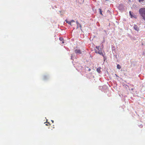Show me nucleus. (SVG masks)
<instances>
[{"label": "nucleus", "instance_id": "nucleus-9", "mask_svg": "<svg viewBox=\"0 0 145 145\" xmlns=\"http://www.w3.org/2000/svg\"><path fill=\"white\" fill-rule=\"evenodd\" d=\"M129 14H130V15L131 16V18H132L134 17V16L131 13V12L130 11L129 12Z\"/></svg>", "mask_w": 145, "mask_h": 145}, {"label": "nucleus", "instance_id": "nucleus-3", "mask_svg": "<svg viewBox=\"0 0 145 145\" xmlns=\"http://www.w3.org/2000/svg\"><path fill=\"white\" fill-rule=\"evenodd\" d=\"M75 52L76 54H81V51L79 49H76L75 50Z\"/></svg>", "mask_w": 145, "mask_h": 145}, {"label": "nucleus", "instance_id": "nucleus-14", "mask_svg": "<svg viewBox=\"0 0 145 145\" xmlns=\"http://www.w3.org/2000/svg\"><path fill=\"white\" fill-rule=\"evenodd\" d=\"M139 2H142L144 0H138Z\"/></svg>", "mask_w": 145, "mask_h": 145}, {"label": "nucleus", "instance_id": "nucleus-1", "mask_svg": "<svg viewBox=\"0 0 145 145\" xmlns=\"http://www.w3.org/2000/svg\"><path fill=\"white\" fill-rule=\"evenodd\" d=\"M139 12L142 18L145 20V8H141Z\"/></svg>", "mask_w": 145, "mask_h": 145}, {"label": "nucleus", "instance_id": "nucleus-15", "mask_svg": "<svg viewBox=\"0 0 145 145\" xmlns=\"http://www.w3.org/2000/svg\"><path fill=\"white\" fill-rule=\"evenodd\" d=\"M51 121L52 122V123H54V121L53 120H51Z\"/></svg>", "mask_w": 145, "mask_h": 145}, {"label": "nucleus", "instance_id": "nucleus-7", "mask_svg": "<svg viewBox=\"0 0 145 145\" xmlns=\"http://www.w3.org/2000/svg\"><path fill=\"white\" fill-rule=\"evenodd\" d=\"M76 24L77 26V27H81L82 26L81 24H80L77 21L76 22Z\"/></svg>", "mask_w": 145, "mask_h": 145}, {"label": "nucleus", "instance_id": "nucleus-5", "mask_svg": "<svg viewBox=\"0 0 145 145\" xmlns=\"http://www.w3.org/2000/svg\"><path fill=\"white\" fill-rule=\"evenodd\" d=\"M65 21L66 22L68 23L69 24V25H71V26H72L73 25H72V24L71 23V21H67V20H65Z\"/></svg>", "mask_w": 145, "mask_h": 145}, {"label": "nucleus", "instance_id": "nucleus-10", "mask_svg": "<svg viewBox=\"0 0 145 145\" xmlns=\"http://www.w3.org/2000/svg\"><path fill=\"white\" fill-rule=\"evenodd\" d=\"M99 12H100V13L102 15H103V14H102V10H101V9L99 8Z\"/></svg>", "mask_w": 145, "mask_h": 145}, {"label": "nucleus", "instance_id": "nucleus-17", "mask_svg": "<svg viewBox=\"0 0 145 145\" xmlns=\"http://www.w3.org/2000/svg\"><path fill=\"white\" fill-rule=\"evenodd\" d=\"M62 43H64V42H63V41L62 42Z\"/></svg>", "mask_w": 145, "mask_h": 145}, {"label": "nucleus", "instance_id": "nucleus-6", "mask_svg": "<svg viewBox=\"0 0 145 145\" xmlns=\"http://www.w3.org/2000/svg\"><path fill=\"white\" fill-rule=\"evenodd\" d=\"M101 67H99L97 68L96 70L97 72H98L99 73H100L101 72Z\"/></svg>", "mask_w": 145, "mask_h": 145}, {"label": "nucleus", "instance_id": "nucleus-11", "mask_svg": "<svg viewBox=\"0 0 145 145\" xmlns=\"http://www.w3.org/2000/svg\"><path fill=\"white\" fill-rule=\"evenodd\" d=\"M134 29L135 30L137 31L139 30V28H134Z\"/></svg>", "mask_w": 145, "mask_h": 145}, {"label": "nucleus", "instance_id": "nucleus-8", "mask_svg": "<svg viewBox=\"0 0 145 145\" xmlns=\"http://www.w3.org/2000/svg\"><path fill=\"white\" fill-rule=\"evenodd\" d=\"M117 67L118 69H120L121 68L120 65L119 64H118L117 65Z\"/></svg>", "mask_w": 145, "mask_h": 145}, {"label": "nucleus", "instance_id": "nucleus-12", "mask_svg": "<svg viewBox=\"0 0 145 145\" xmlns=\"http://www.w3.org/2000/svg\"><path fill=\"white\" fill-rule=\"evenodd\" d=\"M59 40L61 41H63V39L62 37H59Z\"/></svg>", "mask_w": 145, "mask_h": 145}, {"label": "nucleus", "instance_id": "nucleus-16", "mask_svg": "<svg viewBox=\"0 0 145 145\" xmlns=\"http://www.w3.org/2000/svg\"><path fill=\"white\" fill-rule=\"evenodd\" d=\"M46 125L47 126V125H48V124H46Z\"/></svg>", "mask_w": 145, "mask_h": 145}, {"label": "nucleus", "instance_id": "nucleus-13", "mask_svg": "<svg viewBox=\"0 0 145 145\" xmlns=\"http://www.w3.org/2000/svg\"><path fill=\"white\" fill-rule=\"evenodd\" d=\"M71 23L72 24L73 23V22H75V21L74 20H71Z\"/></svg>", "mask_w": 145, "mask_h": 145}, {"label": "nucleus", "instance_id": "nucleus-2", "mask_svg": "<svg viewBox=\"0 0 145 145\" xmlns=\"http://www.w3.org/2000/svg\"><path fill=\"white\" fill-rule=\"evenodd\" d=\"M95 48L96 49L95 50V52L96 53H98L101 55H102L104 57V55L103 54L101 48H100V46H96Z\"/></svg>", "mask_w": 145, "mask_h": 145}, {"label": "nucleus", "instance_id": "nucleus-4", "mask_svg": "<svg viewBox=\"0 0 145 145\" xmlns=\"http://www.w3.org/2000/svg\"><path fill=\"white\" fill-rule=\"evenodd\" d=\"M86 72L90 71L91 70L90 68H89L88 67H86L85 68Z\"/></svg>", "mask_w": 145, "mask_h": 145}, {"label": "nucleus", "instance_id": "nucleus-18", "mask_svg": "<svg viewBox=\"0 0 145 145\" xmlns=\"http://www.w3.org/2000/svg\"><path fill=\"white\" fill-rule=\"evenodd\" d=\"M131 90H133V89H131Z\"/></svg>", "mask_w": 145, "mask_h": 145}]
</instances>
